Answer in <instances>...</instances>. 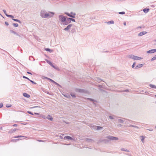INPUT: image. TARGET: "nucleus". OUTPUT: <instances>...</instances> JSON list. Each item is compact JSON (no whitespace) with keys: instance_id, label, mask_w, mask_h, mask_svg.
I'll return each mask as SVG.
<instances>
[{"instance_id":"f257e3e1","label":"nucleus","mask_w":156,"mask_h":156,"mask_svg":"<svg viewBox=\"0 0 156 156\" xmlns=\"http://www.w3.org/2000/svg\"><path fill=\"white\" fill-rule=\"evenodd\" d=\"M54 14V13L52 12H49V13L46 12L44 14V15L42 17V18H46L48 17L50 18L52 17L53 15Z\"/></svg>"},{"instance_id":"f03ea898","label":"nucleus","mask_w":156,"mask_h":156,"mask_svg":"<svg viewBox=\"0 0 156 156\" xmlns=\"http://www.w3.org/2000/svg\"><path fill=\"white\" fill-rule=\"evenodd\" d=\"M65 14H66L68 16L71 17L73 18H74L75 17V16L76 15V13H73V12H71L70 14L68 12H65Z\"/></svg>"},{"instance_id":"7ed1b4c3","label":"nucleus","mask_w":156,"mask_h":156,"mask_svg":"<svg viewBox=\"0 0 156 156\" xmlns=\"http://www.w3.org/2000/svg\"><path fill=\"white\" fill-rule=\"evenodd\" d=\"M58 17L59 20L61 21L62 22H64V23L66 21V18L64 16H63L62 15H60Z\"/></svg>"},{"instance_id":"20e7f679","label":"nucleus","mask_w":156,"mask_h":156,"mask_svg":"<svg viewBox=\"0 0 156 156\" xmlns=\"http://www.w3.org/2000/svg\"><path fill=\"white\" fill-rule=\"evenodd\" d=\"M106 138L112 140H118V138L117 137L113 136H107Z\"/></svg>"},{"instance_id":"39448f33","label":"nucleus","mask_w":156,"mask_h":156,"mask_svg":"<svg viewBox=\"0 0 156 156\" xmlns=\"http://www.w3.org/2000/svg\"><path fill=\"white\" fill-rule=\"evenodd\" d=\"M75 91L76 92H78L80 93H83L85 91V90L83 89L78 88H76L75 90Z\"/></svg>"},{"instance_id":"423d86ee","label":"nucleus","mask_w":156,"mask_h":156,"mask_svg":"<svg viewBox=\"0 0 156 156\" xmlns=\"http://www.w3.org/2000/svg\"><path fill=\"white\" fill-rule=\"evenodd\" d=\"M71 22L70 20H69V18H67L66 20V21L64 23H63V24L64 25H67L68 24L70 23Z\"/></svg>"},{"instance_id":"0eeeda50","label":"nucleus","mask_w":156,"mask_h":156,"mask_svg":"<svg viewBox=\"0 0 156 156\" xmlns=\"http://www.w3.org/2000/svg\"><path fill=\"white\" fill-rule=\"evenodd\" d=\"M156 51V49H151L147 51V53H153Z\"/></svg>"},{"instance_id":"6e6552de","label":"nucleus","mask_w":156,"mask_h":156,"mask_svg":"<svg viewBox=\"0 0 156 156\" xmlns=\"http://www.w3.org/2000/svg\"><path fill=\"white\" fill-rule=\"evenodd\" d=\"M72 26V24H69L66 28L64 29V30L65 31H68L70 28Z\"/></svg>"},{"instance_id":"1a4fd4ad","label":"nucleus","mask_w":156,"mask_h":156,"mask_svg":"<svg viewBox=\"0 0 156 156\" xmlns=\"http://www.w3.org/2000/svg\"><path fill=\"white\" fill-rule=\"evenodd\" d=\"M147 32L146 31H142L140 32L138 34V36H141L146 34Z\"/></svg>"},{"instance_id":"9d476101","label":"nucleus","mask_w":156,"mask_h":156,"mask_svg":"<svg viewBox=\"0 0 156 156\" xmlns=\"http://www.w3.org/2000/svg\"><path fill=\"white\" fill-rule=\"evenodd\" d=\"M64 139L65 140H72V138L70 136H66L64 137Z\"/></svg>"},{"instance_id":"9b49d317","label":"nucleus","mask_w":156,"mask_h":156,"mask_svg":"<svg viewBox=\"0 0 156 156\" xmlns=\"http://www.w3.org/2000/svg\"><path fill=\"white\" fill-rule=\"evenodd\" d=\"M46 119H47L48 120L51 121L53 120V118L50 115H48L47 117H46Z\"/></svg>"},{"instance_id":"f8f14e48","label":"nucleus","mask_w":156,"mask_h":156,"mask_svg":"<svg viewBox=\"0 0 156 156\" xmlns=\"http://www.w3.org/2000/svg\"><path fill=\"white\" fill-rule=\"evenodd\" d=\"M142 58H141V57H139L137 56H136L134 55L133 59L134 60H139L140 59H141Z\"/></svg>"},{"instance_id":"ddd939ff","label":"nucleus","mask_w":156,"mask_h":156,"mask_svg":"<svg viewBox=\"0 0 156 156\" xmlns=\"http://www.w3.org/2000/svg\"><path fill=\"white\" fill-rule=\"evenodd\" d=\"M143 64H139L136 66L135 68L136 69H137L139 68H140L142 67L143 66Z\"/></svg>"},{"instance_id":"4468645a","label":"nucleus","mask_w":156,"mask_h":156,"mask_svg":"<svg viewBox=\"0 0 156 156\" xmlns=\"http://www.w3.org/2000/svg\"><path fill=\"white\" fill-rule=\"evenodd\" d=\"M23 95L24 97L26 98H29L30 97V95L26 93H23Z\"/></svg>"},{"instance_id":"2eb2a0df","label":"nucleus","mask_w":156,"mask_h":156,"mask_svg":"<svg viewBox=\"0 0 156 156\" xmlns=\"http://www.w3.org/2000/svg\"><path fill=\"white\" fill-rule=\"evenodd\" d=\"M85 140L86 141L88 142H94V140L91 139L86 138Z\"/></svg>"},{"instance_id":"dca6fc26","label":"nucleus","mask_w":156,"mask_h":156,"mask_svg":"<svg viewBox=\"0 0 156 156\" xmlns=\"http://www.w3.org/2000/svg\"><path fill=\"white\" fill-rule=\"evenodd\" d=\"M46 12V11L44 10H42L41 12V16L42 17Z\"/></svg>"},{"instance_id":"f3484780","label":"nucleus","mask_w":156,"mask_h":156,"mask_svg":"<svg viewBox=\"0 0 156 156\" xmlns=\"http://www.w3.org/2000/svg\"><path fill=\"white\" fill-rule=\"evenodd\" d=\"M52 67H53L55 69H56L57 70H59V69L58 68V67L57 66H55L53 65V64L52 63V65H50Z\"/></svg>"},{"instance_id":"a211bd4d","label":"nucleus","mask_w":156,"mask_h":156,"mask_svg":"<svg viewBox=\"0 0 156 156\" xmlns=\"http://www.w3.org/2000/svg\"><path fill=\"white\" fill-rule=\"evenodd\" d=\"M149 9L145 8L143 9V11L144 13H147L149 11Z\"/></svg>"},{"instance_id":"6ab92c4d","label":"nucleus","mask_w":156,"mask_h":156,"mask_svg":"<svg viewBox=\"0 0 156 156\" xmlns=\"http://www.w3.org/2000/svg\"><path fill=\"white\" fill-rule=\"evenodd\" d=\"M44 79H47L48 80H49L52 83H55V81H54L52 80V79H50L49 78H48L47 77H44Z\"/></svg>"},{"instance_id":"aec40b11","label":"nucleus","mask_w":156,"mask_h":156,"mask_svg":"<svg viewBox=\"0 0 156 156\" xmlns=\"http://www.w3.org/2000/svg\"><path fill=\"white\" fill-rule=\"evenodd\" d=\"M45 50L47 51H49L50 53L52 52L53 50H51V49L49 48H45Z\"/></svg>"},{"instance_id":"412c9836","label":"nucleus","mask_w":156,"mask_h":156,"mask_svg":"<svg viewBox=\"0 0 156 156\" xmlns=\"http://www.w3.org/2000/svg\"><path fill=\"white\" fill-rule=\"evenodd\" d=\"M149 86L152 88L156 89V86L151 84H150Z\"/></svg>"},{"instance_id":"4be33fe9","label":"nucleus","mask_w":156,"mask_h":156,"mask_svg":"<svg viewBox=\"0 0 156 156\" xmlns=\"http://www.w3.org/2000/svg\"><path fill=\"white\" fill-rule=\"evenodd\" d=\"M12 19L15 21L18 22L19 23H21V22L19 20H18L17 19H13V18H12Z\"/></svg>"},{"instance_id":"5701e85b","label":"nucleus","mask_w":156,"mask_h":156,"mask_svg":"<svg viewBox=\"0 0 156 156\" xmlns=\"http://www.w3.org/2000/svg\"><path fill=\"white\" fill-rule=\"evenodd\" d=\"M121 150L122 151H126V152H129V151L128 150H127L126 148H121Z\"/></svg>"},{"instance_id":"b1692460","label":"nucleus","mask_w":156,"mask_h":156,"mask_svg":"<svg viewBox=\"0 0 156 156\" xmlns=\"http://www.w3.org/2000/svg\"><path fill=\"white\" fill-rule=\"evenodd\" d=\"M140 137L142 138V139H141V140L142 142L143 143H144V139H145V137L144 136H140Z\"/></svg>"},{"instance_id":"393cba45","label":"nucleus","mask_w":156,"mask_h":156,"mask_svg":"<svg viewBox=\"0 0 156 156\" xmlns=\"http://www.w3.org/2000/svg\"><path fill=\"white\" fill-rule=\"evenodd\" d=\"M95 80L97 81L99 83L101 81H102V80H101V79L98 78H96Z\"/></svg>"},{"instance_id":"a878e982","label":"nucleus","mask_w":156,"mask_h":156,"mask_svg":"<svg viewBox=\"0 0 156 156\" xmlns=\"http://www.w3.org/2000/svg\"><path fill=\"white\" fill-rule=\"evenodd\" d=\"M16 129H11L9 131V133H12L14 132H15V131H16Z\"/></svg>"},{"instance_id":"bb28decb","label":"nucleus","mask_w":156,"mask_h":156,"mask_svg":"<svg viewBox=\"0 0 156 156\" xmlns=\"http://www.w3.org/2000/svg\"><path fill=\"white\" fill-rule=\"evenodd\" d=\"M118 121H119V122L120 123H123L124 122V120L122 119H118Z\"/></svg>"},{"instance_id":"cd10ccee","label":"nucleus","mask_w":156,"mask_h":156,"mask_svg":"<svg viewBox=\"0 0 156 156\" xmlns=\"http://www.w3.org/2000/svg\"><path fill=\"white\" fill-rule=\"evenodd\" d=\"M45 61L47 62V63L49 64L50 65H52V63L48 60L46 59H45Z\"/></svg>"},{"instance_id":"c85d7f7f","label":"nucleus","mask_w":156,"mask_h":156,"mask_svg":"<svg viewBox=\"0 0 156 156\" xmlns=\"http://www.w3.org/2000/svg\"><path fill=\"white\" fill-rule=\"evenodd\" d=\"M6 16L8 17H10V18H14V16L12 15H9L8 14H6Z\"/></svg>"},{"instance_id":"c756f323","label":"nucleus","mask_w":156,"mask_h":156,"mask_svg":"<svg viewBox=\"0 0 156 156\" xmlns=\"http://www.w3.org/2000/svg\"><path fill=\"white\" fill-rule=\"evenodd\" d=\"M64 96L65 97H67V98H69L70 97V96L69 95V94H66L64 95Z\"/></svg>"},{"instance_id":"7c9ffc66","label":"nucleus","mask_w":156,"mask_h":156,"mask_svg":"<svg viewBox=\"0 0 156 156\" xmlns=\"http://www.w3.org/2000/svg\"><path fill=\"white\" fill-rule=\"evenodd\" d=\"M96 127H97V130H100L101 129H103L102 127L99 126H96Z\"/></svg>"},{"instance_id":"2f4dec72","label":"nucleus","mask_w":156,"mask_h":156,"mask_svg":"<svg viewBox=\"0 0 156 156\" xmlns=\"http://www.w3.org/2000/svg\"><path fill=\"white\" fill-rule=\"evenodd\" d=\"M87 99L89 100L90 101H91L93 102V103L94 102H95L96 101L95 100H94V99H92V98H87Z\"/></svg>"},{"instance_id":"473e14b6","label":"nucleus","mask_w":156,"mask_h":156,"mask_svg":"<svg viewBox=\"0 0 156 156\" xmlns=\"http://www.w3.org/2000/svg\"><path fill=\"white\" fill-rule=\"evenodd\" d=\"M25 137L24 136H16L14 137V138H19V137Z\"/></svg>"},{"instance_id":"72a5a7b5","label":"nucleus","mask_w":156,"mask_h":156,"mask_svg":"<svg viewBox=\"0 0 156 156\" xmlns=\"http://www.w3.org/2000/svg\"><path fill=\"white\" fill-rule=\"evenodd\" d=\"M10 31L11 33H13V34H16L17 33L16 32H15L13 30H10Z\"/></svg>"},{"instance_id":"f704fd0d","label":"nucleus","mask_w":156,"mask_h":156,"mask_svg":"<svg viewBox=\"0 0 156 156\" xmlns=\"http://www.w3.org/2000/svg\"><path fill=\"white\" fill-rule=\"evenodd\" d=\"M129 126L132 127H134V128H136V129H138L139 128L137 126H136L131 125H130V126Z\"/></svg>"},{"instance_id":"c9c22d12","label":"nucleus","mask_w":156,"mask_h":156,"mask_svg":"<svg viewBox=\"0 0 156 156\" xmlns=\"http://www.w3.org/2000/svg\"><path fill=\"white\" fill-rule=\"evenodd\" d=\"M32 59H33V61L34 60V58H33V57L32 56H29V59L30 60H32Z\"/></svg>"},{"instance_id":"e433bc0d","label":"nucleus","mask_w":156,"mask_h":156,"mask_svg":"<svg viewBox=\"0 0 156 156\" xmlns=\"http://www.w3.org/2000/svg\"><path fill=\"white\" fill-rule=\"evenodd\" d=\"M155 59H156V55L154 56V57L151 58V60L153 61Z\"/></svg>"},{"instance_id":"4c0bfd02","label":"nucleus","mask_w":156,"mask_h":156,"mask_svg":"<svg viewBox=\"0 0 156 156\" xmlns=\"http://www.w3.org/2000/svg\"><path fill=\"white\" fill-rule=\"evenodd\" d=\"M71 32L73 33L76 31L75 29L74 28H73L71 30Z\"/></svg>"},{"instance_id":"58836bf2","label":"nucleus","mask_w":156,"mask_h":156,"mask_svg":"<svg viewBox=\"0 0 156 156\" xmlns=\"http://www.w3.org/2000/svg\"><path fill=\"white\" fill-rule=\"evenodd\" d=\"M114 21L113 20L110 21H109L108 22V23H110L111 24H113L114 23Z\"/></svg>"},{"instance_id":"ea45409f","label":"nucleus","mask_w":156,"mask_h":156,"mask_svg":"<svg viewBox=\"0 0 156 156\" xmlns=\"http://www.w3.org/2000/svg\"><path fill=\"white\" fill-rule=\"evenodd\" d=\"M13 25L15 27H17L18 26V24L17 23H14L13 24Z\"/></svg>"},{"instance_id":"a19ab883","label":"nucleus","mask_w":156,"mask_h":156,"mask_svg":"<svg viewBox=\"0 0 156 156\" xmlns=\"http://www.w3.org/2000/svg\"><path fill=\"white\" fill-rule=\"evenodd\" d=\"M54 83L56 84V85H57L59 87H62L61 86L59 85V84H58V83H56V82H55V83Z\"/></svg>"},{"instance_id":"79ce46f5","label":"nucleus","mask_w":156,"mask_h":156,"mask_svg":"<svg viewBox=\"0 0 156 156\" xmlns=\"http://www.w3.org/2000/svg\"><path fill=\"white\" fill-rule=\"evenodd\" d=\"M69 20H70V21H73V22H75V20L74 19H73V18H69Z\"/></svg>"},{"instance_id":"37998d69","label":"nucleus","mask_w":156,"mask_h":156,"mask_svg":"<svg viewBox=\"0 0 156 156\" xmlns=\"http://www.w3.org/2000/svg\"><path fill=\"white\" fill-rule=\"evenodd\" d=\"M70 95L71 96H72L73 98H75L76 97V95L75 94H71Z\"/></svg>"},{"instance_id":"c03bdc74","label":"nucleus","mask_w":156,"mask_h":156,"mask_svg":"<svg viewBox=\"0 0 156 156\" xmlns=\"http://www.w3.org/2000/svg\"><path fill=\"white\" fill-rule=\"evenodd\" d=\"M29 81H30L33 84H36V83L34 82V81L32 80H30Z\"/></svg>"},{"instance_id":"a18cd8bd","label":"nucleus","mask_w":156,"mask_h":156,"mask_svg":"<svg viewBox=\"0 0 156 156\" xmlns=\"http://www.w3.org/2000/svg\"><path fill=\"white\" fill-rule=\"evenodd\" d=\"M119 13L120 14H125V12H119Z\"/></svg>"},{"instance_id":"49530a36","label":"nucleus","mask_w":156,"mask_h":156,"mask_svg":"<svg viewBox=\"0 0 156 156\" xmlns=\"http://www.w3.org/2000/svg\"><path fill=\"white\" fill-rule=\"evenodd\" d=\"M23 78L27 79L29 80H30L29 78H28V77H27L25 76H23Z\"/></svg>"},{"instance_id":"de8ad7c7","label":"nucleus","mask_w":156,"mask_h":156,"mask_svg":"<svg viewBox=\"0 0 156 156\" xmlns=\"http://www.w3.org/2000/svg\"><path fill=\"white\" fill-rule=\"evenodd\" d=\"M109 118L111 119H114V118L111 115H110L109 116Z\"/></svg>"},{"instance_id":"09e8293b","label":"nucleus","mask_w":156,"mask_h":156,"mask_svg":"<svg viewBox=\"0 0 156 156\" xmlns=\"http://www.w3.org/2000/svg\"><path fill=\"white\" fill-rule=\"evenodd\" d=\"M3 12H4V13H5V15L6 16V14H7L6 11V10H5L3 9Z\"/></svg>"},{"instance_id":"8fccbe9b","label":"nucleus","mask_w":156,"mask_h":156,"mask_svg":"<svg viewBox=\"0 0 156 156\" xmlns=\"http://www.w3.org/2000/svg\"><path fill=\"white\" fill-rule=\"evenodd\" d=\"M27 113L30 114L32 115H33V114L32 112H31L30 111H27Z\"/></svg>"},{"instance_id":"3c124183","label":"nucleus","mask_w":156,"mask_h":156,"mask_svg":"<svg viewBox=\"0 0 156 156\" xmlns=\"http://www.w3.org/2000/svg\"><path fill=\"white\" fill-rule=\"evenodd\" d=\"M133 56H134V55H130L129 56V57L130 58H131L133 59Z\"/></svg>"},{"instance_id":"603ef678","label":"nucleus","mask_w":156,"mask_h":156,"mask_svg":"<svg viewBox=\"0 0 156 156\" xmlns=\"http://www.w3.org/2000/svg\"><path fill=\"white\" fill-rule=\"evenodd\" d=\"M3 106V104L2 103H0V108L2 107Z\"/></svg>"},{"instance_id":"864d4df0","label":"nucleus","mask_w":156,"mask_h":156,"mask_svg":"<svg viewBox=\"0 0 156 156\" xmlns=\"http://www.w3.org/2000/svg\"><path fill=\"white\" fill-rule=\"evenodd\" d=\"M42 117L44 119H46V117H45V116L44 115H42Z\"/></svg>"},{"instance_id":"5fc2aeb1","label":"nucleus","mask_w":156,"mask_h":156,"mask_svg":"<svg viewBox=\"0 0 156 156\" xmlns=\"http://www.w3.org/2000/svg\"><path fill=\"white\" fill-rule=\"evenodd\" d=\"M5 24L7 26H8L9 25V23L7 22H5Z\"/></svg>"},{"instance_id":"6e6d98bb","label":"nucleus","mask_w":156,"mask_h":156,"mask_svg":"<svg viewBox=\"0 0 156 156\" xmlns=\"http://www.w3.org/2000/svg\"><path fill=\"white\" fill-rule=\"evenodd\" d=\"M11 105H6V107L7 108H9V107H11Z\"/></svg>"},{"instance_id":"4d7b16f0","label":"nucleus","mask_w":156,"mask_h":156,"mask_svg":"<svg viewBox=\"0 0 156 156\" xmlns=\"http://www.w3.org/2000/svg\"><path fill=\"white\" fill-rule=\"evenodd\" d=\"M16 35L18 36L19 37H21V36L19 34H18L16 33Z\"/></svg>"},{"instance_id":"13d9d810","label":"nucleus","mask_w":156,"mask_h":156,"mask_svg":"<svg viewBox=\"0 0 156 156\" xmlns=\"http://www.w3.org/2000/svg\"><path fill=\"white\" fill-rule=\"evenodd\" d=\"M135 64V62H134L132 66V68H134V67Z\"/></svg>"},{"instance_id":"bf43d9fd","label":"nucleus","mask_w":156,"mask_h":156,"mask_svg":"<svg viewBox=\"0 0 156 156\" xmlns=\"http://www.w3.org/2000/svg\"><path fill=\"white\" fill-rule=\"evenodd\" d=\"M124 92H129V90H127V89H126V90H125L124 91Z\"/></svg>"},{"instance_id":"052dcab7","label":"nucleus","mask_w":156,"mask_h":156,"mask_svg":"<svg viewBox=\"0 0 156 156\" xmlns=\"http://www.w3.org/2000/svg\"><path fill=\"white\" fill-rule=\"evenodd\" d=\"M150 6L152 8H154L155 7V6L154 5H150Z\"/></svg>"},{"instance_id":"680f3d73","label":"nucleus","mask_w":156,"mask_h":156,"mask_svg":"<svg viewBox=\"0 0 156 156\" xmlns=\"http://www.w3.org/2000/svg\"><path fill=\"white\" fill-rule=\"evenodd\" d=\"M13 126H14V127H16L17 126V124H14L13 125Z\"/></svg>"},{"instance_id":"e2e57ef3","label":"nucleus","mask_w":156,"mask_h":156,"mask_svg":"<svg viewBox=\"0 0 156 156\" xmlns=\"http://www.w3.org/2000/svg\"><path fill=\"white\" fill-rule=\"evenodd\" d=\"M119 127H121L122 126V125L120 124H119L118 126Z\"/></svg>"},{"instance_id":"0e129e2a","label":"nucleus","mask_w":156,"mask_h":156,"mask_svg":"<svg viewBox=\"0 0 156 156\" xmlns=\"http://www.w3.org/2000/svg\"><path fill=\"white\" fill-rule=\"evenodd\" d=\"M27 73L29 74H32V73H31L29 72H27Z\"/></svg>"},{"instance_id":"69168bd1","label":"nucleus","mask_w":156,"mask_h":156,"mask_svg":"<svg viewBox=\"0 0 156 156\" xmlns=\"http://www.w3.org/2000/svg\"><path fill=\"white\" fill-rule=\"evenodd\" d=\"M128 121H129V120H127L126 121V122H125V123L126 124V123H128Z\"/></svg>"},{"instance_id":"338daca9","label":"nucleus","mask_w":156,"mask_h":156,"mask_svg":"<svg viewBox=\"0 0 156 156\" xmlns=\"http://www.w3.org/2000/svg\"><path fill=\"white\" fill-rule=\"evenodd\" d=\"M123 24L124 25L126 26V22H124L123 23Z\"/></svg>"},{"instance_id":"774afa93","label":"nucleus","mask_w":156,"mask_h":156,"mask_svg":"<svg viewBox=\"0 0 156 156\" xmlns=\"http://www.w3.org/2000/svg\"><path fill=\"white\" fill-rule=\"evenodd\" d=\"M38 141H39V142H41V141H42V140H37Z\"/></svg>"}]
</instances>
